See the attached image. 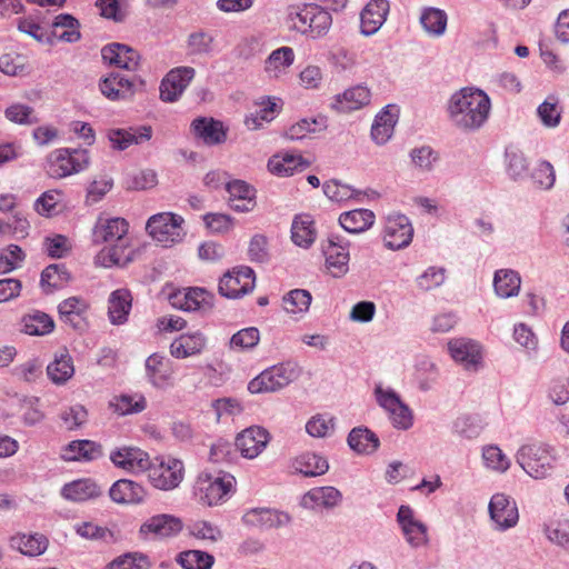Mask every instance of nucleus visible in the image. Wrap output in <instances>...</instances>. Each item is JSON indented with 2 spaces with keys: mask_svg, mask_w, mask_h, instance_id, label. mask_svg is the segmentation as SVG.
<instances>
[{
  "mask_svg": "<svg viewBox=\"0 0 569 569\" xmlns=\"http://www.w3.org/2000/svg\"><path fill=\"white\" fill-rule=\"evenodd\" d=\"M311 10V19L309 20V30L307 34H310L313 38L322 37L329 31L332 24L331 14L317 4H313Z\"/></svg>",
  "mask_w": 569,
  "mask_h": 569,
  "instance_id": "e2e57ef3",
  "label": "nucleus"
},
{
  "mask_svg": "<svg viewBox=\"0 0 569 569\" xmlns=\"http://www.w3.org/2000/svg\"><path fill=\"white\" fill-rule=\"evenodd\" d=\"M112 463L128 472L140 473L150 467L149 455L138 447H121L111 451Z\"/></svg>",
  "mask_w": 569,
  "mask_h": 569,
  "instance_id": "dca6fc26",
  "label": "nucleus"
},
{
  "mask_svg": "<svg viewBox=\"0 0 569 569\" xmlns=\"http://www.w3.org/2000/svg\"><path fill=\"white\" fill-rule=\"evenodd\" d=\"M47 375L54 385H64L74 375L72 357L67 351L56 355L47 366Z\"/></svg>",
  "mask_w": 569,
  "mask_h": 569,
  "instance_id": "a19ab883",
  "label": "nucleus"
},
{
  "mask_svg": "<svg viewBox=\"0 0 569 569\" xmlns=\"http://www.w3.org/2000/svg\"><path fill=\"white\" fill-rule=\"evenodd\" d=\"M242 521L249 527L270 529L288 523L289 516L268 508H253L243 515Z\"/></svg>",
  "mask_w": 569,
  "mask_h": 569,
  "instance_id": "bb28decb",
  "label": "nucleus"
},
{
  "mask_svg": "<svg viewBox=\"0 0 569 569\" xmlns=\"http://www.w3.org/2000/svg\"><path fill=\"white\" fill-rule=\"evenodd\" d=\"M184 219L173 212H159L151 216L146 223L147 233L163 247H170L182 240Z\"/></svg>",
  "mask_w": 569,
  "mask_h": 569,
  "instance_id": "39448f33",
  "label": "nucleus"
},
{
  "mask_svg": "<svg viewBox=\"0 0 569 569\" xmlns=\"http://www.w3.org/2000/svg\"><path fill=\"white\" fill-rule=\"evenodd\" d=\"M491 101L488 94L475 88H462L455 92L448 101V116L458 129L475 131L488 120Z\"/></svg>",
  "mask_w": 569,
  "mask_h": 569,
  "instance_id": "f03ea898",
  "label": "nucleus"
},
{
  "mask_svg": "<svg viewBox=\"0 0 569 569\" xmlns=\"http://www.w3.org/2000/svg\"><path fill=\"white\" fill-rule=\"evenodd\" d=\"M389 12L387 0H371L361 11L360 28L365 36L375 34L385 23Z\"/></svg>",
  "mask_w": 569,
  "mask_h": 569,
  "instance_id": "b1692460",
  "label": "nucleus"
},
{
  "mask_svg": "<svg viewBox=\"0 0 569 569\" xmlns=\"http://www.w3.org/2000/svg\"><path fill=\"white\" fill-rule=\"evenodd\" d=\"M448 17L443 10L426 8L420 16V23L425 31L431 36H442L447 28Z\"/></svg>",
  "mask_w": 569,
  "mask_h": 569,
  "instance_id": "603ef678",
  "label": "nucleus"
},
{
  "mask_svg": "<svg viewBox=\"0 0 569 569\" xmlns=\"http://www.w3.org/2000/svg\"><path fill=\"white\" fill-rule=\"evenodd\" d=\"M101 455V448L90 440H74L62 449L61 457L66 461L93 460Z\"/></svg>",
  "mask_w": 569,
  "mask_h": 569,
  "instance_id": "79ce46f5",
  "label": "nucleus"
},
{
  "mask_svg": "<svg viewBox=\"0 0 569 569\" xmlns=\"http://www.w3.org/2000/svg\"><path fill=\"white\" fill-rule=\"evenodd\" d=\"M48 545L47 537L41 533H17L10 538L11 548L28 557L42 555L47 550Z\"/></svg>",
  "mask_w": 569,
  "mask_h": 569,
  "instance_id": "c9c22d12",
  "label": "nucleus"
},
{
  "mask_svg": "<svg viewBox=\"0 0 569 569\" xmlns=\"http://www.w3.org/2000/svg\"><path fill=\"white\" fill-rule=\"evenodd\" d=\"M398 112L396 106L389 104L377 114L371 127V137L376 143L383 144L391 138L398 121Z\"/></svg>",
  "mask_w": 569,
  "mask_h": 569,
  "instance_id": "c756f323",
  "label": "nucleus"
},
{
  "mask_svg": "<svg viewBox=\"0 0 569 569\" xmlns=\"http://www.w3.org/2000/svg\"><path fill=\"white\" fill-rule=\"evenodd\" d=\"M150 483L160 490H172L177 488L184 477L183 462L173 457L156 458L150 460L147 468Z\"/></svg>",
  "mask_w": 569,
  "mask_h": 569,
  "instance_id": "423d86ee",
  "label": "nucleus"
},
{
  "mask_svg": "<svg viewBox=\"0 0 569 569\" xmlns=\"http://www.w3.org/2000/svg\"><path fill=\"white\" fill-rule=\"evenodd\" d=\"M110 407L118 415L126 416L138 413L146 409L147 401L143 396L122 395L110 401Z\"/></svg>",
  "mask_w": 569,
  "mask_h": 569,
  "instance_id": "bf43d9fd",
  "label": "nucleus"
},
{
  "mask_svg": "<svg viewBox=\"0 0 569 569\" xmlns=\"http://www.w3.org/2000/svg\"><path fill=\"white\" fill-rule=\"evenodd\" d=\"M516 458L519 466L535 479H543L550 475L556 460L553 449L540 442L523 445Z\"/></svg>",
  "mask_w": 569,
  "mask_h": 569,
  "instance_id": "7ed1b4c3",
  "label": "nucleus"
},
{
  "mask_svg": "<svg viewBox=\"0 0 569 569\" xmlns=\"http://www.w3.org/2000/svg\"><path fill=\"white\" fill-rule=\"evenodd\" d=\"M310 166V162L300 154L289 152L272 156L268 161V169L278 177H289L301 172Z\"/></svg>",
  "mask_w": 569,
  "mask_h": 569,
  "instance_id": "c85d7f7f",
  "label": "nucleus"
},
{
  "mask_svg": "<svg viewBox=\"0 0 569 569\" xmlns=\"http://www.w3.org/2000/svg\"><path fill=\"white\" fill-rule=\"evenodd\" d=\"M311 301V293L305 289H293L282 298L284 311L292 316L305 315L309 310Z\"/></svg>",
  "mask_w": 569,
  "mask_h": 569,
  "instance_id": "3c124183",
  "label": "nucleus"
},
{
  "mask_svg": "<svg viewBox=\"0 0 569 569\" xmlns=\"http://www.w3.org/2000/svg\"><path fill=\"white\" fill-rule=\"evenodd\" d=\"M90 305L80 297H70L58 306L60 320L73 329L82 331L88 327Z\"/></svg>",
  "mask_w": 569,
  "mask_h": 569,
  "instance_id": "f3484780",
  "label": "nucleus"
},
{
  "mask_svg": "<svg viewBox=\"0 0 569 569\" xmlns=\"http://www.w3.org/2000/svg\"><path fill=\"white\" fill-rule=\"evenodd\" d=\"M22 331L29 336H44L53 331V319L41 311L28 313L22 318Z\"/></svg>",
  "mask_w": 569,
  "mask_h": 569,
  "instance_id": "de8ad7c7",
  "label": "nucleus"
},
{
  "mask_svg": "<svg viewBox=\"0 0 569 569\" xmlns=\"http://www.w3.org/2000/svg\"><path fill=\"white\" fill-rule=\"evenodd\" d=\"M376 396L378 403L389 413V418L396 428L406 430L412 426L411 410L401 402L393 391L378 387Z\"/></svg>",
  "mask_w": 569,
  "mask_h": 569,
  "instance_id": "2eb2a0df",
  "label": "nucleus"
},
{
  "mask_svg": "<svg viewBox=\"0 0 569 569\" xmlns=\"http://www.w3.org/2000/svg\"><path fill=\"white\" fill-rule=\"evenodd\" d=\"M71 280V274L67 267L61 263H53L48 266L41 272L40 284L42 289L49 293L56 289L63 288Z\"/></svg>",
  "mask_w": 569,
  "mask_h": 569,
  "instance_id": "c03bdc74",
  "label": "nucleus"
},
{
  "mask_svg": "<svg viewBox=\"0 0 569 569\" xmlns=\"http://www.w3.org/2000/svg\"><path fill=\"white\" fill-rule=\"evenodd\" d=\"M144 87L143 79L136 76L129 79L118 72H111L99 82L101 93L111 101L129 100Z\"/></svg>",
  "mask_w": 569,
  "mask_h": 569,
  "instance_id": "6e6552de",
  "label": "nucleus"
},
{
  "mask_svg": "<svg viewBox=\"0 0 569 569\" xmlns=\"http://www.w3.org/2000/svg\"><path fill=\"white\" fill-rule=\"evenodd\" d=\"M269 442V433L261 427H250L236 438V447L241 456L248 459L258 457Z\"/></svg>",
  "mask_w": 569,
  "mask_h": 569,
  "instance_id": "6ab92c4d",
  "label": "nucleus"
},
{
  "mask_svg": "<svg viewBox=\"0 0 569 569\" xmlns=\"http://www.w3.org/2000/svg\"><path fill=\"white\" fill-rule=\"evenodd\" d=\"M169 302L173 308L196 311L210 305V295L201 288L178 290L170 295Z\"/></svg>",
  "mask_w": 569,
  "mask_h": 569,
  "instance_id": "a878e982",
  "label": "nucleus"
},
{
  "mask_svg": "<svg viewBox=\"0 0 569 569\" xmlns=\"http://www.w3.org/2000/svg\"><path fill=\"white\" fill-rule=\"evenodd\" d=\"M293 376L295 371L289 366H273L252 379L248 390L251 393L273 392L288 386Z\"/></svg>",
  "mask_w": 569,
  "mask_h": 569,
  "instance_id": "1a4fd4ad",
  "label": "nucleus"
},
{
  "mask_svg": "<svg viewBox=\"0 0 569 569\" xmlns=\"http://www.w3.org/2000/svg\"><path fill=\"white\" fill-rule=\"evenodd\" d=\"M257 104L258 109L246 118V124L251 130L259 129L263 121L270 122L278 111L277 103L270 98L262 99Z\"/></svg>",
  "mask_w": 569,
  "mask_h": 569,
  "instance_id": "13d9d810",
  "label": "nucleus"
},
{
  "mask_svg": "<svg viewBox=\"0 0 569 569\" xmlns=\"http://www.w3.org/2000/svg\"><path fill=\"white\" fill-rule=\"evenodd\" d=\"M489 513L499 529H508L518 522L516 502L505 493H496L489 502Z\"/></svg>",
  "mask_w": 569,
  "mask_h": 569,
  "instance_id": "a211bd4d",
  "label": "nucleus"
},
{
  "mask_svg": "<svg viewBox=\"0 0 569 569\" xmlns=\"http://www.w3.org/2000/svg\"><path fill=\"white\" fill-rule=\"evenodd\" d=\"M102 59L110 66L134 70L140 60L139 53L132 48L122 43H110L102 48Z\"/></svg>",
  "mask_w": 569,
  "mask_h": 569,
  "instance_id": "393cba45",
  "label": "nucleus"
},
{
  "mask_svg": "<svg viewBox=\"0 0 569 569\" xmlns=\"http://www.w3.org/2000/svg\"><path fill=\"white\" fill-rule=\"evenodd\" d=\"M0 72L8 77H24L30 72L28 57L16 52H4L0 56Z\"/></svg>",
  "mask_w": 569,
  "mask_h": 569,
  "instance_id": "09e8293b",
  "label": "nucleus"
},
{
  "mask_svg": "<svg viewBox=\"0 0 569 569\" xmlns=\"http://www.w3.org/2000/svg\"><path fill=\"white\" fill-rule=\"evenodd\" d=\"M326 128L323 118L301 119L292 124L286 132L290 140H301L311 133L320 132Z\"/></svg>",
  "mask_w": 569,
  "mask_h": 569,
  "instance_id": "052dcab7",
  "label": "nucleus"
},
{
  "mask_svg": "<svg viewBox=\"0 0 569 569\" xmlns=\"http://www.w3.org/2000/svg\"><path fill=\"white\" fill-rule=\"evenodd\" d=\"M63 192L57 189L43 192L33 204L34 210L43 217H51L60 211Z\"/></svg>",
  "mask_w": 569,
  "mask_h": 569,
  "instance_id": "4d7b16f0",
  "label": "nucleus"
},
{
  "mask_svg": "<svg viewBox=\"0 0 569 569\" xmlns=\"http://www.w3.org/2000/svg\"><path fill=\"white\" fill-rule=\"evenodd\" d=\"M183 528L182 520L173 515L161 513L147 519L139 529L143 539H166L174 537Z\"/></svg>",
  "mask_w": 569,
  "mask_h": 569,
  "instance_id": "9b49d317",
  "label": "nucleus"
},
{
  "mask_svg": "<svg viewBox=\"0 0 569 569\" xmlns=\"http://www.w3.org/2000/svg\"><path fill=\"white\" fill-rule=\"evenodd\" d=\"M398 522L406 537V540L413 547L427 542V527L415 518L413 510L409 506H401L397 515Z\"/></svg>",
  "mask_w": 569,
  "mask_h": 569,
  "instance_id": "aec40b11",
  "label": "nucleus"
},
{
  "mask_svg": "<svg viewBox=\"0 0 569 569\" xmlns=\"http://www.w3.org/2000/svg\"><path fill=\"white\" fill-rule=\"evenodd\" d=\"M313 4H305L302 7H291L288 12V24L292 30L308 33L309 20L311 19V8Z\"/></svg>",
  "mask_w": 569,
  "mask_h": 569,
  "instance_id": "338daca9",
  "label": "nucleus"
},
{
  "mask_svg": "<svg viewBox=\"0 0 569 569\" xmlns=\"http://www.w3.org/2000/svg\"><path fill=\"white\" fill-rule=\"evenodd\" d=\"M131 295L126 289L113 291L109 298L108 315L111 323L122 325L127 321L131 310Z\"/></svg>",
  "mask_w": 569,
  "mask_h": 569,
  "instance_id": "ea45409f",
  "label": "nucleus"
},
{
  "mask_svg": "<svg viewBox=\"0 0 569 569\" xmlns=\"http://www.w3.org/2000/svg\"><path fill=\"white\" fill-rule=\"evenodd\" d=\"M149 558L141 552H127L110 561L104 569H150Z\"/></svg>",
  "mask_w": 569,
  "mask_h": 569,
  "instance_id": "680f3d73",
  "label": "nucleus"
},
{
  "mask_svg": "<svg viewBox=\"0 0 569 569\" xmlns=\"http://www.w3.org/2000/svg\"><path fill=\"white\" fill-rule=\"evenodd\" d=\"M234 478L230 475L212 476L210 473H200L194 482V495L198 499L213 506L220 503L231 491Z\"/></svg>",
  "mask_w": 569,
  "mask_h": 569,
  "instance_id": "0eeeda50",
  "label": "nucleus"
},
{
  "mask_svg": "<svg viewBox=\"0 0 569 569\" xmlns=\"http://www.w3.org/2000/svg\"><path fill=\"white\" fill-rule=\"evenodd\" d=\"M325 271L333 278H342L349 271L350 251L348 243L342 244L329 238L322 244Z\"/></svg>",
  "mask_w": 569,
  "mask_h": 569,
  "instance_id": "4468645a",
  "label": "nucleus"
},
{
  "mask_svg": "<svg viewBox=\"0 0 569 569\" xmlns=\"http://www.w3.org/2000/svg\"><path fill=\"white\" fill-rule=\"evenodd\" d=\"M26 259V253L17 244H9L0 250V272L8 273L21 267Z\"/></svg>",
  "mask_w": 569,
  "mask_h": 569,
  "instance_id": "0e129e2a",
  "label": "nucleus"
},
{
  "mask_svg": "<svg viewBox=\"0 0 569 569\" xmlns=\"http://www.w3.org/2000/svg\"><path fill=\"white\" fill-rule=\"evenodd\" d=\"M206 347V338L197 332L181 335L170 346V353L177 359H184L200 353Z\"/></svg>",
  "mask_w": 569,
  "mask_h": 569,
  "instance_id": "4c0bfd02",
  "label": "nucleus"
},
{
  "mask_svg": "<svg viewBox=\"0 0 569 569\" xmlns=\"http://www.w3.org/2000/svg\"><path fill=\"white\" fill-rule=\"evenodd\" d=\"M256 277L249 267L234 268L219 281V292L227 298H239L254 288Z\"/></svg>",
  "mask_w": 569,
  "mask_h": 569,
  "instance_id": "9d476101",
  "label": "nucleus"
},
{
  "mask_svg": "<svg viewBox=\"0 0 569 569\" xmlns=\"http://www.w3.org/2000/svg\"><path fill=\"white\" fill-rule=\"evenodd\" d=\"M128 231L129 223L124 218L99 217L93 228V241L109 246L97 254L98 264L109 268L124 266L132 260Z\"/></svg>",
  "mask_w": 569,
  "mask_h": 569,
  "instance_id": "f257e3e1",
  "label": "nucleus"
},
{
  "mask_svg": "<svg viewBox=\"0 0 569 569\" xmlns=\"http://www.w3.org/2000/svg\"><path fill=\"white\" fill-rule=\"evenodd\" d=\"M448 350L452 359L461 363L466 369H476L481 360L479 345L469 339L458 338L450 340Z\"/></svg>",
  "mask_w": 569,
  "mask_h": 569,
  "instance_id": "5701e85b",
  "label": "nucleus"
},
{
  "mask_svg": "<svg viewBox=\"0 0 569 569\" xmlns=\"http://www.w3.org/2000/svg\"><path fill=\"white\" fill-rule=\"evenodd\" d=\"M295 468L306 477H316L326 473L329 469V465L323 457L308 452L296 460Z\"/></svg>",
  "mask_w": 569,
  "mask_h": 569,
  "instance_id": "864d4df0",
  "label": "nucleus"
},
{
  "mask_svg": "<svg viewBox=\"0 0 569 569\" xmlns=\"http://www.w3.org/2000/svg\"><path fill=\"white\" fill-rule=\"evenodd\" d=\"M350 448L358 453H372L379 447V438L368 428H353L348 436Z\"/></svg>",
  "mask_w": 569,
  "mask_h": 569,
  "instance_id": "49530a36",
  "label": "nucleus"
},
{
  "mask_svg": "<svg viewBox=\"0 0 569 569\" xmlns=\"http://www.w3.org/2000/svg\"><path fill=\"white\" fill-rule=\"evenodd\" d=\"M291 239L299 247H309L316 240L313 220L309 214L297 216L291 226Z\"/></svg>",
  "mask_w": 569,
  "mask_h": 569,
  "instance_id": "a18cd8bd",
  "label": "nucleus"
},
{
  "mask_svg": "<svg viewBox=\"0 0 569 569\" xmlns=\"http://www.w3.org/2000/svg\"><path fill=\"white\" fill-rule=\"evenodd\" d=\"M177 562L183 569H211L214 557L201 550H187L178 555Z\"/></svg>",
  "mask_w": 569,
  "mask_h": 569,
  "instance_id": "6e6d98bb",
  "label": "nucleus"
},
{
  "mask_svg": "<svg viewBox=\"0 0 569 569\" xmlns=\"http://www.w3.org/2000/svg\"><path fill=\"white\" fill-rule=\"evenodd\" d=\"M413 228L403 214L388 216L383 227L385 246L391 250H399L410 244Z\"/></svg>",
  "mask_w": 569,
  "mask_h": 569,
  "instance_id": "f8f14e48",
  "label": "nucleus"
},
{
  "mask_svg": "<svg viewBox=\"0 0 569 569\" xmlns=\"http://www.w3.org/2000/svg\"><path fill=\"white\" fill-rule=\"evenodd\" d=\"M486 466L497 472H506L510 468V459L497 446H487L482 450Z\"/></svg>",
  "mask_w": 569,
  "mask_h": 569,
  "instance_id": "774afa93",
  "label": "nucleus"
},
{
  "mask_svg": "<svg viewBox=\"0 0 569 569\" xmlns=\"http://www.w3.org/2000/svg\"><path fill=\"white\" fill-rule=\"evenodd\" d=\"M196 76L192 67H178L170 70L160 83V99L164 102L177 101Z\"/></svg>",
  "mask_w": 569,
  "mask_h": 569,
  "instance_id": "ddd939ff",
  "label": "nucleus"
},
{
  "mask_svg": "<svg viewBox=\"0 0 569 569\" xmlns=\"http://www.w3.org/2000/svg\"><path fill=\"white\" fill-rule=\"evenodd\" d=\"M370 90L363 86H356L346 90L336 98V108L340 112L358 110L370 102Z\"/></svg>",
  "mask_w": 569,
  "mask_h": 569,
  "instance_id": "58836bf2",
  "label": "nucleus"
},
{
  "mask_svg": "<svg viewBox=\"0 0 569 569\" xmlns=\"http://www.w3.org/2000/svg\"><path fill=\"white\" fill-rule=\"evenodd\" d=\"M542 124L549 128L557 127L561 119V109L555 97L547 98L537 109Z\"/></svg>",
  "mask_w": 569,
  "mask_h": 569,
  "instance_id": "69168bd1",
  "label": "nucleus"
},
{
  "mask_svg": "<svg viewBox=\"0 0 569 569\" xmlns=\"http://www.w3.org/2000/svg\"><path fill=\"white\" fill-rule=\"evenodd\" d=\"M111 500L118 505H139L144 500V488L132 480H117L109 490Z\"/></svg>",
  "mask_w": 569,
  "mask_h": 569,
  "instance_id": "cd10ccee",
  "label": "nucleus"
},
{
  "mask_svg": "<svg viewBox=\"0 0 569 569\" xmlns=\"http://www.w3.org/2000/svg\"><path fill=\"white\" fill-rule=\"evenodd\" d=\"M151 132L150 127H141L139 130L110 129L108 131V139L113 149L126 150L132 144L149 140Z\"/></svg>",
  "mask_w": 569,
  "mask_h": 569,
  "instance_id": "2f4dec72",
  "label": "nucleus"
},
{
  "mask_svg": "<svg viewBox=\"0 0 569 569\" xmlns=\"http://www.w3.org/2000/svg\"><path fill=\"white\" fill-rule=\"evenodd\" d=\"M521 279L513 270L501 269L496 271L493 287L496 293L501 298H509L518 295Z\"/></svg>",
  "mask_w": 569,
  "mask_h": 569,
  "instance_id": "8fccbe9b",
  "label": "nucleus"
},
{
  "mask_svg": "<svg viewBox=\"0 0 569 569\" xmlns=\"http://www.w3.org/2000/svg\"><path fill=\"white\" fill-rule=\"evenodd\" d=\"M229 193V206L238 212H250L254 209L256 189L243 180L229 181L226 184Z\"/></svg>",
  "mask_w": 569,
  "mask_h": 569,
  "instance_id": "412c9836",
  "label": "nucleus"
},
{
  "mask_svg": "<svg viewBox=\"0 0 569 569\" xmlns=\"http://www.w3.org/2000/svg\"><path fill=\"white\" fill-rule=\"evenodd\" d=\"M376 216L369 209H355L339 217L340 226L350 233H360L372 227Z\"/></svg>",
  "mask_w": 569,
  "mask_h": 569,
  "instance_id": "e433bc0d",
  "label": "nucleus"
},
{
  "mask_svg": "<svg viewBox=\"0 0 569 569\" xmlns=\"http://www.w3.org/2000/svg\"><path fill=\"white\" fill-rule=\"evenodd\" d=\"M214 37L206 31H196L187 39V50L192 56H210L214 51Z\"/></svg>",
  "mask_w": 569,
  "mask_h": 569,
  "instance_id": "5fc2aeb1",
  "label": "nucleus"
},
{
  "mask_svg": "<svg viewBox=\"0 0 569 569\" xmlns=\"http://www.w3.org/2000/svg\"><path fill=\"white\" fill-rule=\"evenodd\" d=\"M80 23L79 21L71 14L61 13L54 18L52 23V33L53 36L64 42H77L80 34Z\"/></svg>",
  "mask_w": 569,
  "mask_h": 569,
  "instance_id": "37998d69",
  "label": "nucleus"
},
{
  "mask_svg": "<svg viewBox=\"0 0 569 569\" xmlns=\"http://www.w3.org/2000/svg\"><path fill=\"white\" fill-rule=\"evenodd\" d=\"M101 495L100 487L91 479H78L66 483L61 489V496L70 501L82 502L94 499Z\"/></svg>",
  "mask_w": 569,
  "mask_h": 569,
  "instance_id": "473e14b6",
  "label": "nucleus"
},
{
  "mask_svg": "<svg viewBox=\"0 0 569 569\" xmlns=\"http://www.w3.org/2000/svg\"><path fill=\"white\" fill-rule=\"evenodd\" d=\"M173 372L172 362L162 355L152 353L146 360L147 378L149 382L157 388L170 386Z\"/></svg>",
  "mask_w": 569,
  "mask_h": 569,
  "instance_id": "4be33fe9",
  "label": "nucleus"
},
{
  "mask_svg": "<svg viewBox=\"0 0 569 569\" xmlns=\"http://www.w3.org/2000/svg\"><path fill=\"white\" fill-rule=\"evenodd\" d=\"M341 499V492L335 487H316L303 495L301 505L309 509L333 508Z\"/></svg>",
  "mask_w": 569,
  "mask_h": 569,
  "instance_id": "7c9ffc66",
  "label": "nucleus"
},
{
  "mask_svg": "<svg viewBox=\"0 0 569 569\" xmlns=\"http://www.w3.org/2000/svg\"><path fill=\"white\" fill-rule=\"evenodd\" d=\"M295 51L290 47L273 50L264 61V72L269 78L278 79L287 73L295 62Z\"/></svg>",
  "mask_w": 569,
  "mask_h": 569,
  "instance_id": "72a5a7b5",
  "label": "nucleus"
},
{
  "mask_svg": "<svg viewBox=\"0 0 569 569\" xmlns=\"http://www.w3.org/2000/svg\"><path fill=\"white\" fill-rule=\"evenodd\" d=\"M89 164V153L84 149L59 148L47 157V173L54 179L79 173Z\"/></svg>",
  "mask_w": 569,
  "mask_h": 569,
  "instance_id": "20e7f679",
  "label": "nucleus"
},
{
  "mask_svg": "<svg viewBox=\"0 0 569 569\" xmlns=\"http://www.w3.org/2000/svg\"><path fill=\"white\" fill-rule=\"evenodd\" d=\"M192 129L197 137L207 144H219L226 141L227 133L222 123L212 118H198L192 121Z\"/></svg>",
  "mask_w": 569,
  "mask_h": 569,
  "instance_id": "f704fd0d",
  "label": "nucleus"
}]
</instances>
